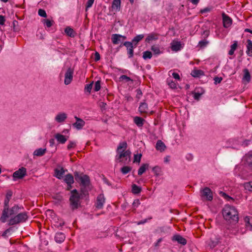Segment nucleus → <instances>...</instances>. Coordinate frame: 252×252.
Listing matches in <instances>:
<instances>
[{"mask_svg": "<svg viewBox=\"0 0 252 252\" xmlns=\"http://www.w3.org/2000/svg\"><path fill=\"white\" fill-rule=\"evenodd\" d=\"M214 84L215 85H217L218 84L220 83L222 80V78L221 77L215 76L214 78Z\"/></svg>", "mask_w": 252, "mask_h": 252, "instance_id": "56", "label": "nucleus"}, {"mask_svg": "<svg viewBox=\"0 0 252 252\" xmlns=\"http://www.w3.org/2000/svg\"><path fill=\"white\" fill-rule=\"evenodd\" d=\"M46 152V149L39 148L35 150L33 152V155L37 157L43 156Z\"/></svg>", "mask_w": 252, "mask_h": 252, "instance_id": "31", "label": "nucleus"}, {"mask_svg": "<svg viewBox=\"0 0 252 252\" xmlns=\"http://www.w3.org/2000/svg\"><path fill=\"white\" fill-rule=\"evenodd\" d=\"M55 137L59 143L64 144L67 141L68 137H66L65 136L58 133L55 135Z\"/></svg>", "mask_w": 252, "mask_h": 252, "instance_id": "22", "label": "nucleus"}, {"mask_svg": "<svg viewBox=\"0 0 252 252\" xmlns=\"http://www.w3.org/2000/svg\"><path fill=\"white\" fill-rule=\"evenodd\" d=\"M193 94L194 99L196 100H199L201 95L203 94V93L194 92Z\"/></svg>", "mask_w": 252, "mask_h": 252, "instance_id": "54", "label": "nucleus"}, {"mask_svg": "<svg viewBox=\"0 0 252 252\" xmlns=\"http://www.w3.org/2000/svg\"><path fill=\"white\" fill-rule=\"evenodd\" d=\"M151 50L155 55H159L161 53L159 48L157 45H153L151 47Z\"/></svg>", "mask_w": 252, "mask_h": 252, "instance_id": "45", "label": "nucleus"}, {"mask_svg": "<svg viewBox=\"0 0 252 252\" xmlns=\"http://www.w3.org/2000/svg\"><path fill=\"white\" fill-rule=\"evenodd\" d=\"M66 118H67L66 114L63 112V113H59V114H58L56 115L55 119V121L56 122H57L58 123H61L63 122L66 120Z\"/></svg>", "mask_w": 252, "mask_h": 252, "instance_id": "20", "label": "nucleus"}, {"mask_svg": "<svg viewBox=\"0 0 252 252\" xmlns=\"http://www.w3.org/2000/svg\"><path fill=\"white\" fill-rule=\"evenodd\" d=\"M74 118L76 119V122L72 124V126L78 130L81 129L85 126V121L83 119L79 118L77 116H75Z\"/></svg>", "mask_w": 252, "mask_h": 252, "instance_id": "14", "label": "nucleus"}, {"mask_svg": "<svg viewBox=\"0 0 252 252\" xmlns=\"http://www.w3.org/2000/svg\"><path fill=\"white\" fill-rule=\"evenodd\" d=\"M42 22L47 28H50L51 27H52L53 25V24L54 23V22L53 20H50L48 19H43L42 20Z\"/></svg>", "mask_w": 252, "mask_h": 252, "instance_id": "39", "label": "nucleus"}, {"mask_svg": "<svg viewBox=\"0 0 252 252\" xmlns=\"http://www.w3.org/2000/svg\"><path fill=\"white\" fill-rule=\"evenodd\" d=\"M244 75L243 77V80H245L247 83H249L251 81V75L249 70L245 68L243 70Z\"/></svg>", "mask_w": 252, "mask_h": 252, "instance_id": "32", "label": "nucleus"}, {"mask_svg": "<svg viewBox=\"0 0 252 252\" xmlns=\"http://www.w3.org/2000/svg\"><path fill=\"white\" fill-rule=\"evenodd\" d=\"M5 21V17L2 15H0V25H4Z\"/></svg>", "mask_w": 252, "mask_h": 252, "instance_id": "63", "label": "nucleus"}, {"mask_svg": "<svg viewBox=\"0 0 252 252\" xmlns=\"http://www.w3.org/2000/svg\"><path fill=\"white\" fill-rule=\"evenodd\" d=\"M201 196L205 197L208 201L213 199V194L211 189L208 187L203 189L201 191Z\"/></svg>", "mask_w": 252, "mask_h": 252, "instance_id": "13", "label": "nucleus"}, {"mask_svg": "<svg viewBox=\"0 0 252 252\" xmlns=\"http://www.w3.org/2000/svg\"><path fill=\"white\" fill-rule=\"evenodd\" d=\"M75 179L76 181L79 182L80 185L83 187L81 189V192L84 195L88 194L87 188H89L90 185V179L87 175L80 174L79 172L75 171L74 173Z\"/></svg>", "mask_w": 252, "mask_h": 252, "instance_id": "3", "label": "nucleus"}, {"mask_svg": "<svg viewBox=\"0 0 252 252\" xmlns=\"http://www.w3.org/2000/svg\"><path fill=\"white\" fill-rule=\"evenodd\" d=\"M152 219V217H150L148 219H145L144 220H141L140 221H138L137 222V225H141V224H144L145 223L147 222L148 220H151Z\"/></svg>", "mask_w": 252, "mask_h": 252, "instance_id": "59", "label": "nucleus"}, {"mask_svg": "<svg viewBox=\"0 0 252 252\" xmlns=\"http://www.w3.org/2000/svg\"><path fill=\"white\" fill-rule=\"evenodd\" d=\"M83 195L82 193H79L77 189H74L71 191V195L69 198L70 207L72 210L77 209L80 205V199L81 196Z\"/></svg>", "mask_w": 252, "mask_h": 252, "instance_id": "4", "label": "nucleus"}, {"mask_svg": "<svg viewBox=\"0 0 252 252\" xmlns=\"http://www.w3.org/2000/svg\"><path fill=\"white\" fill-rule=\"evenodd\" d=\"M127 147V143L126 141L119 143L117 149V155L116 156V159L119 162H123L126 163L127 161H130L131 152L130 150H126Z\"/></svg>", "mask_w": 252, "mask_h": 252, "instance_id": "2", "label": "nucleus"}, {"mask_svg": "<svg viewBox=\"0 0 252 252\" xmlns=\"http://www.w3.org/2000/svg\"><path fill=\"white\" fill-rule=\"evenodd\" d=\"M74 73V69L69 67L66 70L64 74V83L67 85L70 84L73 79V75Z\"/></svg>", "mask_w": 252, "mask_h": 252, "instance_id": "7", "label": "nucleus"}, {"mask_svg": "<svg viewBox=\"0 0 252 252\" xmlns=\"http://www.w3.org/2000/svg\"><path fill=\"white\" fill-rule=\"evenodd\" d=\"M119 79H120V80H125L126 81V82H127L128 81H131L132 83L133 82V80L126 75H121Z\"/></svg>", "mask_w": 252, "mask_h": 252, "instance_id": "50", "label": "nucleus"}, {"mask_svg": "<svg viewBox=\"0 0 252 252\" xmlns=\"http://www.w3.org/2000/svg\"><path fill=\"white\" fill-rule=\"evenodd\" d=\"M171 73L172 76L173 78H174L175 79L180 80V77L178 73L176 72H172L171 71H169V74Z\"/></svg>", "mask_w": 252, "mask_h": 252, "instance_id": "60", "label": "nucleus"}, {"mask_svg": "<svg viewBox=\"0 0 252 252\" xmlns=\"http://www.w3.org/2000/svg\"><path fill=\"white\" fill-rule=\"evenodd\" d=\"M219 242L220 241L218 238H215L214 239L211 238L209 242L208 246L211 249H213L218 245Z\"/></svg>", "mask_w": 252, "mask_h": 252, "instance_id": "29", "label": "nucleus"}, {"mask_svg": "<svg viewBox=\"0 0 252 252\" xmlns=\"http://www.w3.org/2000/svg\"><path fill=\"white\" fill-rule=\"evenodd\" d=\"M94 0H88L86 5V10H87V9L90 8L92 6L94 2Z\"/></svg>", "mask_w": 252, "mask_h": 252, "instance_id": "57", "label": "nucleus"}, {"mask_svg": "<svg viewBox=\"0 0 252 252\" xmlns=\"http://www.w3.org/2000/svg\"><path fill=\"white\" fill-rule=\"evenodd\" d=\"M121 0H113L112 4V8L116 11L120 10Z\"/></svg>", "mask_w": 252, "mask_h": 252, "instance_id": "30", "label": "nucleus"}, {"mask_svg": "<svg viewBox=\"0 0 252 252\" xmlns=\"http://www.w3.org/2000/svg\"><path fill=\"white\" fill-rule=\"evenodd\" d=\"M13 192L11 190H8L7 191L6 194V197L8 198L9 199H11L12 196Z\"/></svg>", "mask_w": 252, "mask_h": 252, "instance_id": "64", "label": "nucleus"}, {"mask_svg": "<svg viewBox=\"0 0 252 252\" xmlns=\"http://www.w3.org/2000/svg\"><path fill=\"white\" fill-rule=\"evenodd\" d=\"M224 219L230 223H237L239 220L238 212L233 206L229 205L224 206L222 210Z\"/></svg>", "mask_w": 252, "mask_h": 252, "instance_id": "1", "label": "nucleus"}, {"mask_svg": "<svg viewBox=\"0 0 252 252\" xmlns=\"http://www.w3.org/2000/svg\"><path fill=\"white\" fill-rule=\"evenodd\" d=\"M167 83L171 89H176L177 88V84L175 81L168 79L167 80Z\"/></svg>", "mask_w": 252, "mask_h": 252, "instance_id": "48", "label": "nucleus"}, {"mask_svg": "<svg viewBox=\"0 0 252 252\" xmlns=\"http://www.w3.org/2000/svg\"><path fill=\"white\" fill-rule=\"evenodd\" d=\"M64 181L66 183L67 186L71 187L74 183V178L72 174L68 173L64 176Z\"/></svg>", "mask_w": 252, "mask_h": 252, "instance_id": "21", "label": "nucleus"}, {"mask_svg": "<svg viewBox=\"0 0 252 252\" xmlns=\"http://www.w3.org/2000/svg\"><path fill=\"white\" fill-rule=\"evenodd\" d=\"M148 104L146 102H142L139 107V111L141 113H147L148 112Z\"/></svg>", "mask_w": 252, "mask_h": 252, "instance_id": "27", "label": "nucleus"}, {"mask_svg": "<svg viewBox=\"0 0 252 252\" xmlns=\"http://www.w3.org/2000/svg\"><path fill=\"white\" fill-rule=\"evenodd\" d=\"M28 216L27 212L21 213L11 218L8 221L9 225H14L21 222H24L28 219Z\"/></svg>", "mask_w": 252, "mask_h": 252, "instance_id": "5", "label": "nucleus"}, {"mask_svg": "<svg viewBox=\"0 0 252 252\" xmlns=\"http://www.w3.org/2000/svg\"><path fill=\"white\" fill-rule=\"evenodd\" d=\"M231 224L232 225H229L227 226L225 233H227L228 235L230 234L235 235L238 233V228L236 225V223Z\"/></svg>", "mask_w": 252, "mask_h": 252, "instance_id": "10", "label": "nucleus"}, {"mask_svg": "<svg viewBox=\"0 0 252 252\" xmlns=\"http://www.w3.org/2000/svg\"><path fill=\"white\" fill-rule=\"evenodd\" d=\"M171 239L172 241L177 242L178 244L182 245H185L187 244L186 239L179 234L173 235Z\"/></svg>", "mask_w": 252, "mask_h": 252, "instance_id": "16", "label": "nucleus"}, {"mask_svg": "<svg viewBox=\"0 0 252 252\" xmlns=\"http://www.w3.org/2000/svg\"><path fill=\"white\" fill-rule=\"evenodd\" d=\"M136 97L138 99L140 98L141 95H142V93L141 90L140 89H138L136 90Z\"/></svg>", "mask_w": 252, "mask_h": 252, "instance_id": "61", "label": "nucleus"}, {"mask_svg": "<svg viewBox=\"0 0 252 252\" xmlns=\"http://www.w3.org/2000/svg\"><path fill=\"white\" fill-rule=\"evenodd\" d=\"M10 200V199L5 197L4 202V209L0 218V220L2 222H6V219L8 218V211L9 210V202Z\"/></svg>", "mask_w": 252, "mask_h": 252, "instance_id": "6", "label": "nucleus"}, {"mask_svg": "<svg viewBox=\"0 0 252 252\" xmlns=\"http://www.w3.org/2000/svg\"><path fill=\"white\" fill-rule=\"evenodd\" d=\"M246 165L252 170V151L248 152L244 157Z\"/></svg>", "mask_w": 252, "mask_h": 252, "instance_id": "12", "label": "nucleus"}, {"mask_svg": "<svg viewBox=\"0 0 252 252\" xmlns=\"http://www.w3.org/2000/svg\"><path fill=\"white\" fill-rule=\"evenodd\" d=\"M23 207H20L18 205H15L10 210L8 211V217L12 215L17 214L20 210L23 209Z\"/></svg>", "mask_w": 252, "mask_h": 252, "instance_id": "18", "label": "nucleus"}, {"mask_svg": "<svg viewBox=\"0 0 252 252\" xmlns=\"http://www.w3.org/2000/svg\"><path fill=\"white\" fill-rule=\"evenodd\" d=\"M142 155L141 154L139 155H134V162H140Z\"/></svg>", "mask_w": 252, "mask_h": 252, "instance_id": "58", "label": "nucleus"}, {"mask_svg": "<svg viewBox=\"0 0 252 252\" xmlns=\"http://www.w3.org/2000/svg\"><path fill=\"white\" fill-rule=\"evenodd\" d=\"M140 204V202L139 199H135L132 203V207L133 208V210H135L136 208L138 207Z\"/></svg>", "mask_w": 252, "mask_h": 252, "instance_id": "53", "label": "nucleus"}, {"mask_svg": "<svg viewBox=\"0 0 252 252\" xmlns=\"http://www.w3.org/2000/svg\"><path fill=\"white\" fill-rule=\"evenodd\" d=\"M148 167L149 164L147 163L142 164L138 170V175L140 176L144 173L146 171V169H148Z\"/></svg>", "mask_w": 252, "mask_h": 252, "instance_id": "35", "label": "nucleus"}, {"mask_svg": "<svg viewBox=\"0 0 252 252\" xmlns=\"http://www.w3.org/2000/svg\"><path fill=\"white\" fill-rule=\"evenodd\" d=\"M76 146V143L74 141H70L69 144L67 145V148L68 150H70L72 148H74Z\"/></svg>", "mask_w": 252, "mask_h": 252, "instance_id": "55", "label": "nucleus"}, {"mask_svg": "<svg viewBox=\"0 0 252 252\" xmlns=\"http://www.w3.org/2000/svg\"><path fill=\"white\" fill-rule=\"evenodd\" d=\"M211 10V8L210 7H206L204 9H201L200 12L202 14L205 13L206 12H210Z\"/></svg>", "mask_w": 252, "mask_h": 252, "instance_id": "62", "label": "nucleus"}, {"mask_svg": "<svg viewBox=\"0 0 252 252\" xmlns=\"http://www.w3.org/2000/svg\"><path fill=\"white\" fill-rule=\"evenodd\" d=\"M65 238V235L62 232L57 233L55 236V240L58 243H61L63 242Z\"/></svg>", "mask_w": 252, "mask_h": 252, "instance_id": "23", "label": "nucleus"}, {"mask_svg": "<svg viewBox=\"0 0 252 252\" xmlns=\"http://www.w3.org/2000/svg\"><path fill=\"white\" fill-rule=\"evenodd\" d=\"M152 170L156 176H159L161 175V169L158 166H156L153 168Z\"/></svg>", "mask_w": 252, "mask_h": 252, "instance_id": "42", "label": "nucleus"}, {"mask_svg": "<svg viewBox=\"0 0 252 252\" xmlns=\"http://www.w3.org/2000/svg\"><path fill=\"white\" fill-rule=\"evenodd\" d=\"M123 45L126 46L127 49V53L129 58H131L133 56V48L134 46L132 42L129 41H126L123 43Z\"/></svg>", "mask_w": 252, "mask_h": 252, "instance_id": "11", "label": "nucleus"}, {"mask_svg": "<svg viewBox=\"0 0 252 252\" xmlns=\"http://www.w3.org/2000/svg\"><path fill=\"white\" fill-rule=\"evenodd\" d=\"M100 82H101L99 80H98L95 82L94 87V90L95 92H97L100 89Z\"/></svg>", "mask_w": 252, "mask_h": 252, "instance_id": "52", "label": "nucleus"}, {"mask_svg": "<svg viewBox=\"0 0 252 252\" xmlns=\"http://www.w3.org/2000/svg\"><path fill=\"white\" fill-rule=\"evenodd\" d=\"M244 187L246 190H247L249 191H252V182L244 183Z\"/></svg>", "mask_w": 252, "mask_h": 252, "instance_id": "46", "label": "nucleus"}, {"mask_svg": "<svg viewBox=\"0 0 252 252\" xmlns=\"http://www.w3.org/2000/svg\"><path fill=\"white\" fill-rule=\"evenodd\" d=\"M131 170V167L128 166H125L121 168V172L125 175L129 172Z\"/></svg>", "mask_w": 252, "mask_h": 252, "instance_id": "44", "label": "nucleus"}, {"mask_svg": "<svg viewBox=\"0 0 252 252\" xmlns=\"http://www.w3.org/2000/svg\"><path fill=\"white\" fill-rule=\"evenodd\" d=\"M247 42L246 53L249 56L252 57V42L250 39H248Z\"/></svg>", "mask_w": 252, "mask_h": 252, "instance_id": "28", "label": "nucleus"}, {"mask_svg": "<svg viewBox=\"0 0 252 252\" xmlns=\"http://www.w3.org/2000/svg\"><path fill=\"white\" fill-rule=\"evenodd\" d=\"M208 43V41H207L206 39H203L199 42L198 45L200 48H203L205 47Z\"/></svg>", "mask_w": 252, "mask_h": 252, "instance_id": "47", "label": "nucleus"}, {"mask_svg": "<svg viewBox=\"0 0 252 252\" xmlns=\"http://www.w3.org/2000/svg\"><path fill=\"white\" fill-rule=\"evenodd\" d=\"M219 194L220 196L223 197L225 199H226L227 201H230L231 200L233 201L234 199L232 198L231 197L229 196L228 195H227L226 193L220 191L219 192Z\"/></svg>", "mask_w": 252, "mask_h": 252, "instance_id": "40", "label": "nucleus"}, {"mask_svg": "<svg viewBox=\"0 0 252 252\" xmlns=\"http://www.w3.org/2000/svg\"><path fill=\"white\" fill-rule=\"evenodd\" d=\"M65 173V170L63 167H62L61 169L57 168L55 169V177L59 179H61L63 178V175Z\"/></svg>", "mask_w": 252, "mask_h": 252, "instance_id": "25", "label": "nucleus"}, {"mask_svg": "<svg viewBox=\"0 0 252 252\" xmlns=\"http://www.w3.org/2000/svg\"><path fill=\"white\" fill-rule=\"evenodd\" d=\"M238 46L237 41H235L234 42L233 44L231 45V49L229 51L228 54L229 55H232L234 54V51L236 50L237 47Z\"/></svg>", "mask_w": 252, "mask_h": 252, "instance_id": "41", "label": "nucleus"}, {"mask_svg": "<svg viewBox=\"0 0 252 252\" xmlns=\"http://www.w3.org/2000/svg\"><path fill=\"white\" fill-rule=\"evenodd\" d=\"M142 190L141 188L137 186L135 184L132 185V192L133 194H136L139 193Z\"/></svg>", "mask_w": 252, "mask_h": 252, "instance_id": "38", "label": "nucleus"}, {"mask_svg": "<svg viewBox=\"0 0 252 252\" xmlns=\"http://www.w3.org/2000/svg\"><path fill=\"white\" fill-rule=\"evenodd\" d=\"M38 15L43 18L47 17V15L45 10L43 9H39L38 11Z\"/></svg>", "mask_w": 252, "mask_h": 252, "instance_id": "51", "label": "nucleus"}, {"mask_svg": "<svg viewBox=\"0 0 252 252\" xmlns=\"http://www.w3.org/2000/svg\"><path fill=\"white\" fill-rule=\"evenodd\" d=\"M222 16L223 27L225 28L229 27L232 25L231 19L224 13L222 14Z\"/></svg>", "mask_w": 252, "mask_h": 252, "instance_id": "17", "label": "nucleus"}, {"mask_svg": "<svg viewBox=\"0 0 252 252\" xmlns=\"http://www.w3.org/2000/svg\"><path fill=\"white\" fill-rule=\"evenodd\" d=\"M190 74L194 77H199L204 75V72L201 70L194 69L191 71Z\"/></svg>", "mask_w": 252, "mask_h": 252, "instance_id": "33", "label": "nucleus"}, {"mask_svg": "<svg viewBox=\"0 0 252 252\" xmlns=\"http://www.w3.org/2000/svg\"><path fill=\"white\" fill-rule=\"evenodd\" d=\"M93 85V82L91 83L90 84H88L86 85L85 87V91L89 93V94L91 93Z\"/></svg>", "mask_w": 252, "mask_h": 252, "instance_id": "49", "label": "nucleus"}, {"mask_svg": "<svg viewBox=\"0 0 252 252\" xmlns=\"http://www.w3.org/2000/svg\"><path fill=\"white\" fill-rule=\"evenodd\" d=\"M26 168L22 167L13 173V180L15 181L18 179H22L26 175Z\"/></svg>", "mask_w": 252, "mask_h": 252, "instance_id": "8", "label": "nucleus"}, {"mask_svg": "<svg viewBox=\"0 0 252 252\" xmlns=\"http://www.w3.org/2000/svg\"><path fill=\"white\" fill-rule=\"evenodd\" d=\"M156 148L158 151L163 152L166 149V146L161 140H158L156 143Z\"/></svg>", "mask_w": 252, "mask_h": 252, "instance_id": "26", "label": "nucleus"}, {"mask_svg": "<svg viewBox=\"0 0 252 252\" xmlns=\"http://www.w3.org/2000/svg\"><path fill=\"white\" fill-rule=\"evenodd\" d=\"M64 32L70 37H73L75 36L74 30L69 27H67L65 29Z\"/></svg>", "mask_w": 252, "mask_h": 252, "instance_id": "36", "label": "nucleus"}, {"mask_svg": "<svg viewBox=\"0 0 252 252\" xmlns=\"http://www.w3.org/2000/svg\"><path fill=\"white\" fill-rule=\"evenodd\" d=\"M143 38V34L137 35L133 38L131 42H132V44H134V47H135L136 46L137 43L141 40Z\"/></svg>", "mask_w": 252, "mask_h": 252, "instance_id": "34", "label": "nucleus"}, {"mask_svg": "<svg viewBox=\"0 0 252 252\" xmlns=\"http://www.w3.org/2000/svg\"><path fill=\"white\" fill-rule=\"evenodd\" d=\"M152 57V54L151 52L149 51H145L143 53V58L144 60L150 59Z\"/></svg>", "mask_w": 252, "mask_h": 252, "instance_id": "43", "label": "nucleus"}, {"mask_svg": "<svg viewBox=\"0 0 252 252\" xmlns=\"http://www.w3.org/2000/svg\"><path fill=\"white\" fill-rule=\"evenodd\" d=\"M182 48V45L180 41H173L171 44V50L173 51H178Z\"/></svg>", "mask_w": 252, "mask_h": 252, "instance_id": "19", "label": "nucleus"}, {"mask_svg": "<svg viewBox=\"0 0 252 252\" xmlns=\"http://www.w3.org/2000/svg\"><path fill=\"white\" fill-rule=\"evenodd\" d=\"M105 202V198L103 194H99L96 198L95 207L98 209L103 208L104 203Z\"/></svg>", "mask_w": 252, "mask_h": 252, "instance_id": "15", "label": "nucleus"}, {"mask_svg": "<svg viewBox=\"0 0 252 252\" xmlns=\"http://www.w3.org/2000/svg\"><path fill=\"white\" fill-rule=\"evenodd\" d=\"M159 34L157 33L152 32L147 36L145 41L147 42H150L152 40H156L158 38Z\"/></svg>", "mask_w": 252, "mask_h": 252, "instance_id": "24", "label": "nucleus"}, {"mask_svg": "<svg viewBox=\"0 0 252 252\" xmlns=\"http://www.w3.org/2000/svg\"><path fill=\"white\" fill-rule=\"evenodd\" d=\"M144 121V120L141 117H135L134 119V122L138 126H142L143 125Z\"/></svg>", "mask_w": 252, "mask_h": 252, "instance_id": "37", "label": "nucleus"}, {"mask_svg": "<svg viewBox=\"0 0 252 252\" xmlns=\"http://www.w3.org/2000/svg\"><path fill=\"white\" fill-rule=\"evenodd\" d=\"M126 38V36L119 34H113L112 35V41L114 44H118L123 42Z\"/></svg>", "mask_w": 252, "mask_h": 252, "instance_id": "9", "label": "nucleus"}]
</instances>
